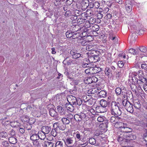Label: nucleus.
I'll list each match as a JSON object with an SVG mask.
<instances>
[{
	"mask_svg": "<svg viewBox=\"0 0 147 147\" xmlns=\"http://www.w3.org/2000/svg\"><path fill=\"white\" fill-rule=\"evenodd\" d=\"M9 142L13 144H15L17 142V139L13 137H10L9 138Z\"/></svg>",
	"mask_w": 147,
	"mask_h": 147,
	"instance_id": "nucleus-19",
	"label": "nucleus"
},
{
	"mask_svg": "<svg viewBox=\"0 0 147 147\" xmlns=\"http://www.w3.org/2000/svg\"><path fill=\"white\" fill-rule=\"evenodd\" d=\"M49 113L51 116L53 117L56 116L57 114V112L53 109H51L49 110Z\"/></svg>",
	"mask_w": 147,
	"mask_h": 147,
	"instance_id": "nucleus-20",
	"label": "nucleus"
},
{
	"mask_svg": "<svg viewBox=\"0 0 147 147\" xmlns=\"http://www.w3.org/2000/svg\"><path fill=\"white\" fill-rule=\"evenodd\" d=\"M88 113H90L92 115H95L96 113L94 109L92 108H91V109L88 110Z\"/></svg>",
	"mask_w": 147,
	"mask_h": 147,
	"instance_id": "nucleus-45",
	"label": "nucleus"
},
{
	"mask_svg": "<svg viewBox=\"0 0 147 147\" xmlns=\"http://www.w3.org/2000/svg\"><path fill=\"white\" fill-rule=\"evenodd\" d=\"M125 8L126 9V10L128 12H130L131 10L132 9V6L130 4L129 5H127V4L125 5Z\"/></svg>",
	"mask_w": 147,
	"mask_h": 147,
	"instance_id": "nucleus-35",
	"label": "nucleus"
},
{
	"mask_svg": "<svg viewBox=\"0 0 147 147\" xmlns=\"http://www.w3.org/2000/svg\"><path fill=\"white\" fill-rule=\"evenodd\" d=\"M75 134V138L77 140H80L82 139V135L79 133V132L77 131L74 133V134Z\"/></svg>",
	"mask_w": 147,
	"mask_h": 147,
	"instance_id": "nucleus-21",
	"label": "nucleus"
},
{
	"mask_svg": "<svg viewBox=\"0 0 147 147\" xmlns=\"http://www.w3.org/2000/svg\"><path fill=\"white\" fill-rule=\"evenodd\" d=\"M115 127L117 128H120L121 133L123 134L126 138H127V136H129L126 134H127L129 133H130L132 131L131 128L127 127V125L126 123L123 122H119V125H115Z\"/></svg>",
	"mask_w": 147,
	"mask_h": 147,
	"instance_id": "nucleus-2",
	"label": "nucleus"
},
{
	"mask_svg": "<svg viewBox=\"0 0 147 147\" xmlns=\"http://www.w3.org/2000/svg\"><path fill=\"white\" fill-rule=\"evenodd\" d=\"M100 104L101 106L96 107V110H97L98 109H101L103 108H105L108 105V102L105 100H102L100 101Z\"/></svg>",
	"mask_w": 147,
	"mask_h": 147,
	"instance_id": "nucleus-8",
	"label": "nucleus"
},
{
	"mask_svg": "<svg viewBox=\"0 0 147 147\" xmlns=\"http://www.w3.org/2000/svg\"><path fill=\"white\" fill-rule=\"evenodd\" d=\"M119 103H117L115 101H112L111 103V114L114 116L111 117L110 121L111 123L115 124V127L116 125H119V123L120 122L119 121L121 118L119 116L121 115V111L120 108L119 107Z\"/></svg>",
	"mask_w": 147,
	"mask_h": 147,
	"instance_id": "nucleus-1",
	"label": "nucleus"
},
{
	"mask_svg": "<svg viewBox=\"0 0 147 147\" xmlns=\"http://www.w3.org/2000/svg\"><path fill=\"white\" fill-rule=\"evenodd\" d=\"M29 134L30 136V139L32 140L37 141L36 140L38 139L37 133L33 129L29 132Z\"/></svg>",
	"mask_w": 147,
	"mask_h": 147,
	"instance_id": "nucleus-6",
	"label": "nucleus"
},
{
	"mask_svg": "<svg viewBox=\"0 0 147 147\" xmlns=\"http://www.w3.org/2000/svg\"><path fill=\"white\" fill-rule=\"evenodd\" d=\"M61 121L63 124H68L70 123V121L66 117H63L61 119Z\"/></svg>",
	"mask_w": 147,
	"mask_h": 147,
	"instance_id": "nucleus-23",
	"label": "nucleus"
},
{
	"mask_svg": "<svg viewBox=\"0 0 147 147\" xmlns=\"http://www.w3.org/2000/svg\"><path fill=\"white\" fill-rule=\"evenodd\" d=\"M79 115L80 117V118H81L82 119H83L85 118L86 117V115L84 112V113L81 112L80 114H79Z\"/></svg>",
	"mask_w": 147,
	"mask_h": 147,
	"instance_id": "nucleus-41",
	"label": "nucleus"
},
{
	"mask_svg": "<svg viewBox=\"0 0 147 147\" xmlns=\"http://www.w3.org/2000/svg\"><path fill=\"white\" fill-rule=\"evenodd\" d=\"M85 72L87 74H90V68H88L85 70Z\"/></svg>",
	"mask_w": 147,
	"mask_h": 147,
	"instance_id": "nucleus-57",
	"label": "nucleus"
},
{
	"mask_svg": "<svg viewBox=\"0 0 147 147\" xmlns=\"http://www.w3.org/2000/svg\"><path fill=\"white\" fill-rule=\"evenodd\" d=\"M112 71L111 68L109 67H106L105 69V74L109 77L112 76Z\"/></svg>",
	"mask_w": 147,
	"mask_h": 147,
	"instance_id": "nucleus-16",
	"label": "nucleus"
},
{
	"mask_svg": "<svg viewBox=\"0 0 147 147\" xmlns=\"http://www.w3.org/2000/svg\"><path fill=\"white\" fill-rule=\"evenodd\" d=\"M106 95V92L104 90H101L98 93V96L100 97H105Z\"/></svg>",
	"mask_w": 147,
	"mask_h": 147,
	"instance_id": "nucleus-22",
	"label": "nucleus"
},
{
	"mask_svg": "<svg viewBox=\"0 0 147 147\" xmlns=\"http://www.w3.org/2000/svg\"><path fill=\"white\" fill-rule=\"evenodd\" d=\"M8 134L9 135L13 136L15 134V132L12 129L9 132Z\"/></svg>",
	"mask_w": 147,
	"mask_h": 147,
	"instance_id": "nucleus-54",
	"label": "nucleus"
},
{
	"mask_svg": "<svg viewBox=\"0 0 147 147\" xmlns=\"http://www.w3.org/2000/svg\"><path fill=\"white\" fill-rule=\"evenodd\" d=\"M88 144V143L87 142H85L84 144H80L79 145L80 147H84L86 146Z\"/></svg>",
	"mask_w": 147,
	"mask_h": 147,
	"instance_id": "nucleus-62",
	"label": "nucleus"
},
{
	"mask_svg": "<svg viewBox=\"0 0 147 147\" xmlns=\"http://www.w3.org/2000/svg\"><path fill=\"white\" fill-rule=\"evenodd\" d=\"M102 109H98L97 110H96V111L98 113H103L106 111L105 109L104 111Z\"/></svg>",
	"mask_w": 147,
	"mask_h": 147,
	"instance_id": "nucleus-63",
	"label": "nucleus"
},
{
	"mask_svg": "<svg viewBox=\"0 0 147 147\" xmlns=\"http://www.w3.org/2000/svg\"><path fill=\"white\" fill-rule=\"evenodd\" d=\"M111 15L109 13H107L105 16V19L108 20V19H110L111 17Z\"/></svg>",
	"mask_w": 147,
	"mask_h": 147,
	"instance_id": "nucleus-53",
	"label": "nucleus"
},
{
	"mask_svg": "<svg viewBox=\"0 0 147 147\" xmlns=\"http://www.w3.org/2000/svg\"><path fill=\"white\" fill-rule=\"evenodd\" d=\"M99 26L96 24L94 25L91 28V29L93 32L97 31L99 30Z\"/></svg>",
	"mask_w": 147,
	"mask_h": 147,
	"instance_id": "nucleus-25",
	"label": "nucleus"
},
{
	"mask_svg": "<svg viewBox=\"0 0 147 147\" xmlns=\"http://www.w3.org/2000/svg\"><path fill=\"white\" fill-rule=\"evenodd\" d=\"M54 145L53 142L47 141L44 142L42 145L43 147H53Z\"/></svg>",
	"mask_w": 147,
	"mask_h": 147,
	"instance_id": "nucleus-13",
	"label": "nucleus"
},
{
	"mask_svg": "<svg viewBox=\"0 0 147 147\" xmlns=\"http://www.w3.org/2000/svg\"><path fill=\"white\" fill-rule=\"evenodd\" d=\"M91 26V24H90V22L88 21H86L84 26V28H88L90 27Z\"/></svg>",
	"mask_w": 147,
	"mask_h": 147,
	"instance_id": "nucleus-37",
	"label": "nucleus"
},
{
	"mask_svg": "<svg viewBox=\"0 0 147 147\" xmlns=\"http://www.w3.org/2000/svg\"><path fill=\"white\" fill-rule=\"evenodd\" d=\"M94 47H95V46L93 45H90L86 46V49L87 50L90 51L93 50Z\"/></svg>",
	"mask_w": 147,
	"mask_h": 147,
	"instance_id": "nucleus-30",
	"label": "nucleus"
},
{
	"mask_svg": "<svg viewBox=\"0 0 147 147\" xmlns=\"http://www.w3.org/2000/svg\"><path fill=\"white\" fill-rule=\"evenodd\" d=\"M104 119L105 117L102 116L99 117L97 118V120L98 122H102L104 121Z\"/></svg>",
	"mask_w": 147,
	"mask_h": 147,
	"instance_id": "nucleus-43",
	"label": "nucleus"
},
{
	"mask_svg": "<svg viewBox=\"0 0 147 147\" xmlns=\"http://www.w3.org/2000/svg\"><path fill=\"white\" fill-rule=\"evenodd\" d=\"M88 2H89V1H88V0H84L83 1V3H84L85 5H86V7H87L88 5Z\"/></svg>",
	"mask_w": 147,
	"mask_h": 147,
	"instance_id": "nucleus-59",
	"label": "nucleus"
},
{
	"mask_svg": "<svg viewBox=\"0 0 147 147\" xmlns=\"http://www.w3.org/2000/svg\"><path fill=\"white\" fill-rule=\"evenodd\" d=\"M10 123L11 126L13 127H17L19 125L18 123L16 121L11 122Z\"/></svg>",
	"mask_w": 147,
	"mask_h": 147,
	"instance_id": "nucleus-36",
	"label": "nucleus"
},
{
	"mask_svg": "<svg viewBox=\"0 0 147 147\" xmlns=\"http://www.w3.org/2000/svg\"><path fill=\"white\" fill-rule=\"evenodd\" d=\"M67 100L70 104L74 106L76 105H80L82 103V101L80 99H77L76 97L72 95L69 96Z\"/></svg>",
	"mask_w": 147,
	"mask_h": 147,
	"instance_id": "nucleus-3",
	"label": "nucleus"
},
{
	"mask_svg": "<svg viewBox=\"0 0 147 147\" xmlns=\"http://www.w3.org/2000/svg\"><path fill=\"white\" fill-rule=\"evenodd\" d=\"M140 29L138 27L136 28V31L135 32H136L138 33L139 35H141L143 34L144 31V30L142 29Z\"/></svg>",
	"mask_w": 147,
	"mask_h": 147,
	"instance_id": "nucleus-28",
	"label": "nucleus"
},
{
	"mask_svg": "<svg viewBox=\"0 0 147 147\" xmlns=\"http://www.w3.org/2000/svg\"><path fill=\"white\" fill-rule=\"evenodd\" d=\"M86 13L88 16H91L93 15L92 11L91 10L88 9L86 11Z\"/></svg>",
	"mask_w": 147,
	"mask_h": 147,
	"instance_id": "nucleus-49",
	"label": "nucleus"
},
{
	"mask_svg": "<svg viewBox=\"0 0 147 147\" xmlns=\"http://www.w3.org/2000/svg\"><path fill=\"white\" fill-rule=\"evenodd\" d=\"M115 1L118 3L120 4H121L122 3V0H115Z\"/></svg>",
	"mask_w": 147,
	"mask_h": 147,
	"instance_id": "nucleus-64",
	"label": "nucleus"
},
{
	"mask_svg": "<svg viewBox=\"0 0 147 147\" xmlns=\"http://www.w3.org/2000/svg\"><path fill=\"white\" fill-rule=\"evenodd\" d=\"M129 53L135 55L138 53L137 51L133 49H130L128 51Z\"/></svg>",
	"mask_w": 147,
	"mask_h": 147,
	"instance_id": "nucleus-32",
	"label": "nucleus"
},
{
	"mask_svg": "<svg viewBox=\"0 0 147 147\" xmlns=\"http://www.w3.org/2000/svg\"><path fill=\"white\" fill-rule=\"evenodd\" d=\"M56 117L55 119L57 120L58 121H59L61 120V119L63 117L61 116L60 114L59 115H57V116Z\"/></svg>",
	"mask_w": 147,
	"mask_h": 147,
	"instance_id": "nucleus-55",
	"label": "nucleus"
},
{
	"mask_svg": "<svg viewBox=\"0 0 147 147\" xmlns=\"http://www.w3.org/2000/svg\"><path fill=\"white\" fill-rule=\"evenodd\" d=\"M142 79H141L139 80L140 82L139 83V85H143L142 87L145 92L147 93V84H145L142 81Z\"/></svg>",
	"mask_w": 147,
	"mask_h": 147,
	"instance_id": "nucleus-17",
	"label": "nucleus"
},
{
	"mask_svg": "<svg viewBox=\"0 0 147 147\" xmlns=\"http://www.w3.org/2000/svg\"><path fill=\"white\" fill-rule=\"evenodd\" d=\"M37 134L38 139L44 140L46 138V134L42 131H39Z\"/></svg>",
	"mask_w": 147,
	"mask_h": 147,
	"instance_id": "nucleus-14",
	"label": "nucleus"
},
{
	"mask_svg": "<svg viewBox=\"0 0 147 147\" xmlns=\"http://www.w3.org/2000/svg\"><path fill=\"white\" fill-rule=\"evenodd\" d=\"M66 35L67 38H70L72 36V34L70 33L69 32L67 31L66 33Z\"/></svg>",
	"mask_w": 147,
	"mask_h": 147,
	"instance_id": "nucleus-52",
	"label": "nucleus"
},
{
	"mask_svg": "<svg viewBox=\"0 0 147 147\" xmlns=\"http://www.w3.org/2000/svg\"><path fill=\"white\" fill-rule=\"evenodd\" d=\"M94 8H98L100 6L99 3L98 2H95L93 3Z\"/></svg>",
	"mask_w": 147,
	"mask_h": 147,
	"instance_id": "nucleus-44",
	"label": "nucleus"
},
{
	"mask_svg": "<svg viewBox=\"0 0 147 147\" xmlns=\"http://www.w3.org/2000/svg\"><path fill=\"white\" fill-rule=\"evenodd\" d=\"M89 143L92 145H94L96 143L95 140L94 138H90L89 140Z\"/></svg>",
	"mask_w": 147,
	"mask_h": 147,
	"instance_id": "nucleus-39",
	"label": "nucleus"
},
{
	"mask_svg": "<svg viewBox=\"0 0 147 147\" xmlns=\"http://www.w3.org/2000/svg\"><path fill=\"white\" fill-rule=\"evenodd\" d=\"M124 63L122 61H119L118 62V66L120 68H122L124 65Z\"/></svg>",
	"mask_w": 147,
	"mask_h": 147,
	"instance_id": "nucleus-40",
	"label": "nucleus"
},
{
	"mask_svg": "<svg viewBox=\"0 0 147 147\" xmlns=\"http://www.w3.org/2000/svg\"><path fill=\"white\" fill-rule=\"evenodd\" d=\"M53 127L56 129H59L62 130H63L65 129L63 124L58 122L55 123L53 125Z\"/></svg>",
	"mask_w": 147,
	"mask_h": 147,
	"instance_id": "nucleus-9",
	"label": "nucleus"
},
{
	"mask_svg": "<svg viewBox=\"0 0 147 147\" xmlns=\"http://www.w3.org/2000/svg\"><path fill=\"white\" fill-rule=\"evenodd\" d=\"M81 56V54L79 53H76L75 55L73 56V58L77 59L80 57Z\"/></svg>",
	"mask_w": 147,
	"mask_h": 147,
	"instance_id": "nucleus-51",
	"label": "nucleus"
},
{
	"mask_svg": "<svg viewBox=\"0 0 147 147\" xmlns=\"http://www.w3.org/2000/svg\"><path fill=\"white\" fill-rule=\"evenodd\" d=\"M115 92L117 95L120 94L121 92V90L120 88H117L115 90Z\"/></svg>",
	"mask_w": 147,
	"mask_h": 147,
	"instance_id": "nucleus-48",
	"label": "nucleus"
},
{
	"mask_svg": "<svg viewBox=\"0 0 147 147\" xmlns=\"http://www.w3.org/2000/svg\"><path fill=\"white\" fill-rule=\"evenodd\" d=\"M41 131L46 134L49 133L51 129L50 127L48 126H44L41 128Z\"/></svg>",
	"mask_w": 147,
	"mask_h": 147,
	"instance_id": "nucleus-12",
	"label": "nucleus"
},
{
	"mask_svg": "<svg viewBox=\"0 0 147 147\" xmlns=\"http://www.w3.org/2000/svg\"><path fill=\"white\" fill-rule=\"evenodd\" d=\"M139 50L142 53V55L144 56L147 57V49L146 47H140Z\"/></svg>",
	"mask_w": 147,
	"mask_h": 147,
	"instance_id": "nucleus-15",
	"label": "nucleus"
},
{
	"mask_svg": "<svg viewBox=\"0 0 147 147\" xmlns=\"http://www.w3.org/2000/svg\"><path fill=\"white\" fill-rule=\"evenodd\" d=\"M51 134L53 136L55 137L56 136L57 133L55 129H53L51 131Z\"/></svg>",
	"mask_w": 147,
	"mask_h": 147,
	"instance_id": "nucleus-42",
	"label": "nucleus"
},
{
	"mask_svg": "<svg viewBox=\"0 0 147 147\" xmlns=\"http://www.w3.org/2000/svg\"><path fill=\"white\" fill-rule=\"evenodd\" d=\"M84 28L82 29V34L83 35L84 34V33H85L86 32H87V31L88 30V29L87 28Z\"/></svg>",
	"mask_w": 147,
	"mask_h": 147,
	"instance_id": "nucleus-56",
	"label": "nucleus"
},
{
	"mask_svg": "<svg viewBox=\"0 0 147 147\" xmlns=\"http://www.w3.org/2000/svg\"><path fill=\"white\" fill-rule=\"evenodd\" d=\"M33 145L34 147H41V144L39 142L34 141L33 142Z\"/></svg>",
	"mask_w": 147,
	"mask_h": 147,
	"instance_id": "nucleus-33",
	"label": "nucleus"
},
{
	"mask_svg": "<svg viewBox=\"0 0 147 147\" xmlns=\"http://www.w3.org/2000/svg\"><path fill=\"white\" fill-rule=\"evenodd\" d=\"M122 104L127 111L131 113L134 111L132 104L127 100H125L122 101Z\"/></svg>",
	"mask_w": 147,
	"mask_h": 147,
	"instance_id": "nucleus-4",
	"label": "nucleus"
},
{
	"mask_svg": "<svg viewBox=\"0 0 147 147\" xmlns=\"http://www.w3.org/2000/svg\"><path fill=\"white\" fill-rule=\"evenodd\" d=\"M134 107L137 109H139L141 107V105L139 103L138 104H134Z\"/></svg>",
	"mask_w": 147,
	"mask_h": 147,
	"instance_id": "nucleus-58",
	"label": "nucleus"
},
{
	"mask_svg": "<svg viewBox=\"0 0 147 147\" xmlns=\"http://www.w3.org/2000/svg\"><path fill=\"white\" fill-rule=\"evenodd\" d=\"M90 74H94V69L93 67H90Z\"/></svg>",
	"mask_w": 147,
	"mask_h": 147,
	"instance_id": "nucleus-61",
	"label": "nucleus"
},
{
	"mask_svg": "<svg viewBox=\"0 0 147 147\" xmlns=\"http://www.w3.org/2000/svg\"><path fill=\"white\" fill-rule=\"evenodd\" d=\"M57 109L61 116L66 117V115H67L65 109H64L61 106H58L57 107Z\"/></svg>",
	"mask_w": 147,
	"mask_h": 147,
	"instance_id": "nucleus-7",
	"label": "nucleus"
},
{
	"mask_svg": "<svg viewBox=\"0 0 147 147\" xmlns=\"http://www.w3.org/2000/svg\"><path fill=\"white\" fill-rule=\"evenodd\" d=\"M109 38H110L112 40H115V41H113V43L114 44H116L118 42V39L117 37L116 36L113 35H110Z\"/></svg>",
	"mask_w": 147,
	"mask_h": 147,
	"instance_id": "nucleus-24",
	"label": "nucleus"
},
{
	"mask_svg": "<svg viewBox=\"0 0 147 147\" xmlns=\"http://www.w3.org/2000/svg\"><path fill=\"white\" fill-rule=\"evenodd\" d=\"M55 147H64L63 143L61 141H58L55 144Z\"/></svg>",
	"mask_w": 147,
	"mask_h": 147,
	"instance_id": "nucleus-26",
	"label": "nucleus"
},
{
	"mask_svg": "<svg viewBox=\"0 0 147 147\" xmlns=\"http://www.w3.org/2000/svg\"><path fill=\"white\" fill-rule=\"evenodd\" d=\"M74 117L75 120L77 121H80L82 120L79 114L75 115L74 116Z\"/></svg>",
	"mask_w": 147,
	"mask_h": 147,
	"instance_id": "nucleus-34",
	"label": "nucleus"
},
{
	"mask_svg": "<svg viewBox=\"0 0 147 147\" xmlns=\"http://www.w3.org/2000/svg\"><path fill=\"white\" fill-rule=\"evenodd\" d=\"M88 60L90 62H96L99 61V57L97 56L91 57L89 56Z\"/></svg>",
	"mask_w": 147,
	"mask_h": 147,
	"instance_id": "nucleus-10",
	"label": "nucleus"
},
{
	"mask_svg": "<svg viewBox=\"0 0 147 147\" xmlns=\"http://www.w3.org/2000/svg\"><path fill=\"white\" fill-rule=\"evenodd\" d=\"M119 134H120V135L117 138L118 141L119 142L122 141H125L126 140V139H125V136H124V134L121 133Z\"/></svg>",
	"mask_w": 147,
	"mask_h": 147,
	"instance_id": "nucleus-18",
	"label": "nucleus"
},
{
	"mask_svg": "<svg viewBox=\"0 0 147 147\" xmlns=\"http://www.w3.org/2000/svg\"><path fill=\"white\" fill-rule=\"evenodd\" d=\"M85 82L87 84H89L93 83L91 79V78H88L85 81Z\"/></svg>",
	"mask_w": 147,
	"mask_h": 147,
	"instance_id": "nucleus-38",
	"label": "nucleus"
},
{
	"mask_svg": "<svg viewBox=\"0 0 147 147\" xmlns=\"http://www.w3.org/2000/svg\"><path fill=\"white\" fill-rule=\"evenodd\" d=\"M94 69V74H96L100 71H101V69L98 67L95 66L94 67H93Z\"/></svg>",
	"mask_w": 147,
	"mask_h": 147,
	"instance_id": "nucleus-31",
	"label": "nucleus"
},
{
	"mask_svg": "<svg viewBox=\"0 0 147 147\" xmlns=\"http://www.w3.org/2000/svg\"><path fill=\"white\" fill-rule=\"evenodd\" d=\"M74 106L69 103H66L65 105V107L66 109L70 111L73 112L74 109Z\"/></svg>",
	"mask_w": 147,
	"mask_h": 147,
	"instance_id": "nucleus-11",
	"label": "nucleus"
},
{
	"mask_svg": "<svg viewBox=\"0 0 147 147\" xmlns=\"http://www.w3.org/2000/svg\"><path fill=\"white\" fill-rule=\"evenodd\" d=\"M139 78L142 77L143 75V72L142 70H139L137 73Z\"/></svg>",
	"mask_w": 147,
	"mask_h": 147,
	"instance_id": "nucleus-46",
	"label": "nucleus"
},
{
	"mask_svg": "<svg viewBox=\"0 0 147 147\" xmlns=\"http://www.w3.org/2000/svg\"><path fill=\"white\" fill-rule=\"evenodd\" d=\"M141 67L144 71L147 74V64L143 63L141 64Z\"/></svg>",
	"mask_w": 147,
	"mask_h": 147,
	"instance_id": "nucleus-29",
	"label": "nucleus"
},
{
	"mask_svg": "<svg viewBox=\"0 0 147 147\" xmlns=\"http://www.w3.org/2000/svg\"><path fill=\"white\" fill-rule=\"evenodd\" d=\"M91 78L93 83H95L98 81V79L96 77L92 76Z\"/></svg>",
	"mask_w": 147,
	"mask_h": 147,
	"instance_id": "nucleus-50",
	"label": "nucleus"
},
{
	"mask_svg": "<svg viewBox=\"0 0 147 147\" xmlns=\"http://www.w3.org/2000/svg\"><path fill=\"white\" fill-rule=\"evenodd\" d=\"M63 140L65 145L67 146L72 145L74 142V138L68 136L63 139Z\"/></svg>",
	"mask_w": 147,
	"mask_h": 147,
	"instance_id": "nucleus-5",
	"label": "nucleus"
},
{
	"mask_svg": "<svg viewBox=\"0 0 147 147\" xmlns=\"http://www.w3.org/2000/svg\"><path fill=\"white\" fill-rule=\"evenodd\" d=\"M70 12L69 11H67L65 13V15L66 17H68L70 14Z\"/></svg>",
	"mask_w": 147,
	"mask_h": 147,
	"instance_id": "nucleus-60",
	"label": "nucleus"
},
{
	"mask_svg": "<svg viewBox=\"0 0 147 147\" xmlns=\"http://www.w3.org/2000/svg\"><path fill=\"white\" fill-rule=\"evenodd\" d=\"M9 144L7 141H4L2 142V145L4 147H8L9 146Z\"/></svg>",
	"mask_w": 147,
	"mask_h": 147,
	"instance_id": "nucleus-47",
	"label": "nucleus"
},
{
	"mask_svg": "<svg viewBox=\"0 0 147 147\" xmlns=\"http://www.w3.org/2000/svg\"><path fill=\"white\" fill-rule=\"evenodd\" d=\"M7 136V133L5 131H0V137L2 138H6Z\"/></svg>",
	"mask_w": 147,
	"mask_h": 147,
	"instance_id": "nucleus-27",
	"label": "nucleus"
}]
</instances>
